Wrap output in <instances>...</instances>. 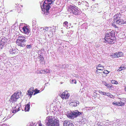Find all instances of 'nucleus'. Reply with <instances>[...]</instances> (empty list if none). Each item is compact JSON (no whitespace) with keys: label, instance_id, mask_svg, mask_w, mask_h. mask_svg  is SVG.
I'll return each mask as SVG.
<instances>
[{"label":"nucleus","instance_id":"1","mask_svg":"<svg viewBox=\"0 0 126 126\" xmlns=\"http://www.w3.org/2000/svg\"><path fill=\"white\" fill-rule=\"evenodd\" d=\"M55 0H45L40 3L42 12V13L45 16H48L49 15V11L50 7V5L52 4Z\"/></svg>","mask_w":126,"mask_h":126},{"label":"nucleus","instance_id":"2","mask_svg":"<svg viewBox=\"0 0 126 126\" xmlns=\"http://www.w3.org/2000/svg\"><path fill=\"white\" fill-rule=\"evenodd\" d=\"M115 33L114 31L107 32L105 33V36L103 39L108 42L109 44H113L116 41V39H114V38H115Z\"/></svg>","mask_w":126,"mask_h":126},{"label":"nucleus","instance_id":"3","mask_svg":"<svg viewBox=\"0 0 126 126\" xmlns=\"http://www.w3.org/2000/svg\"><path fill=\"white\" fill-rule=\"evenodd\" d=\"M121 17V15L120 13H118L115 15L113 17V23L112 24V26L115 28H117L116 24L121 25L126 23V21H124V20L120 19Z\"/></svg>","mask_w":126,"mask_h":126},{"label":"nucleus","instance_id":"4","mask_svg":"<svg viewBox=\"0 0 126 126\" xmlns=\"http://www.w3.org/2000/svg\"><path fill=\"white\" fill-rule=\"evenodd\" d=\"M59 121L57 119L51 118L47 117L45 120V124L47 126H59Z\"/></svg>","mask_w":126,"mask_h":126},{"label":"nucleus","instance_id":"5","mask_svg":"<svg viewBox=\"0 0 126 126\" xmlns=\"http://www.w3.org/2000/svg\"><path fill=\"white\" fill-rule=\"evenodd\" d=\"M83 115V112H80L78 110H76L68 113L67 116L70 119H74L78 116H81Z\"/></svg>","mask_w":126,"mask_h":126},{"label":"nucleus","instance_id":"6","mask_svg":"<svg viewBox=\"0 0 126 126\" xmlns=\"http://www.w3.org/2000/svg\"><path fill=\"white\" fill-rule=\"evenodd\" d=\"M16 41L17 45L21 47H24L26 45V42L27 41V38L23 36H19Z\"/></svg>","mask_w":126,"mask_h":126},{"label":"nucleus","instance_id":"7","mask_svg":"<svg viewBox=\"0 0 126 126\" xmlns=\"http://www.w3.org/2000/svg\"><path fill=\"white\" fill-rule=\"evenodd\" d=\"M21 92H16L14 93L11 96L9 100V101L10 102L14 103L20 97L19 96L20 95Z\"/></svg>","mask_w":126,"mask_h":126},{"label":"nucleus","instance_id":"8","mask_svg":"<svg viewBox=\"0 0 126 126\" xmlns=\"http://www.w3.org/2000/svg\"><path fill=\"white\" fill-rule=\"evenodd\" d=\"M69 10L71 13L75 15H79L80 14V9H78V8L70 5L68 7Z\"/></svg>","mask_w":126,"mask_h":126},{"label":"nucleus","instance_id":"9","mask_svg":"<svg viewBox=\"0 0 126 126\" xmlns=\"http://www.w3.org/2000/svg\"><path fill=\"white\" fill-rule=\"evenodd\" d=\"M49 28H51V27H41L40 29L41 30V32L42 34H45L47 33V32L48 31Z\"/></svg>","mask_w":126,"mask_h":126},{"label":"nucleus","instance_id":"10","mask_svg":"<svg viewBox=\"0 0 126 126\" xmlns=\"http://www.w3.org/2000/svg\"><path fill=\"white\" fill-rule=\"evenodd\" d=\"M60 96L63 99H67L69 96V94L68 93L65 94V92H63L60 94Z\"/></svg>","mask_w":126,"mask_h":126},{"label":"nucleus","instance_id":"11","mask_svg":"<svg viewBox=\"0 0 126 126\" xmlns=\"http://www.w3.org/2000/svg\"><path fill=\"white\" fill-rule=\"evenodd\" d=\"M63 126H74L73 124L71 123L69 120H66L63 121Z\"/></svg>","mask_w":126,"mask_h":126},{"label":"nucleus","instance_id":"12","mask_svg":"<svg viewBox=\"0 0 126 126\" xmlns=\"http://www.w3.org/2000/svg\"><path fill=\"white\" fill-rule=\"evenodd\" d=\"M6 41L3 39L0 40V49H2L3 46L6 45Z\"/></svg>","mask_w":126,"mask_h":126},{"label":"nucleus","instance_id":"13","mask_svg":"<svg viewBox=\"0 0 126 126\" xmlns=\"http://www.w3.org/2000/svg\"><path fill=\"white\" fill-rule=\"evenodd\" d=\"M25 34H28L30 32V30L26 26H24L22 28Z\"/></svg>","mask_w":126,"mask_h":126},{"label":"nucleus","instance_id":"14","mask_svg":"<svg viewBox=\"0 0 126 126\" xmlns=\"http://www.w3.org/2000/svg\"><path fill=\"white\" fill-rule=\"evenodd\" d=\"M34 89L33 88H31L29 90L27 91L28 95H29L30 97H31L33 93Z\"/></svg>","mask_w":126,"mask_h":126},{"label":"nucleus","instance_id":"15","mask_svg":"<svg viewBox=\"0 0 126 126\" xmlns=\"http://www.w3.org/2000/svg\"><path fill=\"white\" fill-rule=\"evenodd\" d=\"M79 101H76L72 102L70 104V105L73 107H76L79 105Z\"/></svg>","mask_w":126,"mask_h":126},{"label":"nucleus","instance_id":"16","mask_svg":"<svg viewBox=\"0 0 126 126\" xmlns=\"http://www.w3.org/2000/svg\"><path fill=\"white\" fill-rule=\"evenodd\" d=\"M126 68V65L125 64H122L119 67V69L117 70L118 71H120L123 70Z\"/></svg>","mask_w":126,"mask_h":126},{"label":"nucleus","instance_id":"17","mask_svg":"<svg viewBox=\"0 0 126 126\" xmlns=\"http://www.w3.org/2000/svg\"><path fill=\"white\" fill-rule=\"evenodd\" d=\"M102 84L105 85L108 88H111L112 87V85L109 84H107L104 81H102Z\"/></svg>","mask_w":126,"mask_h":126},{"label":"nucleus","instance_id":"18","mask_svg":"<svg viewBox=\"0 0 126 126\" xmlns=\"http://www.w3.org/2000/svg\"><path fill=\"white\" fill-rule=\"evenodd\" d=\"M30 103H29L25 107V111H29L30 109Z\"/></svg>","mask_w":126,"mask_h":126},{"label":"nucleus","instance_id":"19","mask_svg":"<svg viewBox=\"0 0 126 126\" xmlns=\"http://www.w3.org/2000/svg\"><path fill=\"white\" fill-rule=\"evenodd\" d=\"M16 52V50L15 49H11L9 50V53L12 55L15 54Z\"/></svg>","mask_w":126,"mask_h":126},{"label":"nucleus","instance_id":"20","mask_svg":"<svg viewBox=\"0 0 126 126\" xmlns=\"http://www.w3.org/2000/svg\"><path fill=\"white\" fill-rule=\"evenodd\" d=\"M63 26L65 27L67 29H68L70 28V27L68 25V22L67 21H65L63 22Z\"/></svg>","mask_w":126,"mask_h":126},{"label":"nucleus","instance_id":"21","mask_svg":"<svg viewBox=\"0 0 126 126\" xmlns=\"http://www.w3.org/2000/svg\"><path fill=\"white\" fill-rule=\"evenodd\" d=\"M117 58H119L120 57L122 56L123 55V53L121 52H117Z\"/></svg>","mask_w":126,"mask_h":126},{"label":"nucleus","instance_id":"22","mask_svg":"<svg viewBox=\"0 0 126 126\" xmlns=\"http://www.w3.org/2000/svg\"><path fill=\"white\" fill-rule=\"evenodd\" d=\"M116 53V52L115 53H112L110 55V56L111 57L113 58H117Z\"/></svg>","mask_w":126,"mask_h":126},{"label":"nucleus","instance_id":"23","mask_svg":"<svg viewBox=\"0 0 126 126\" xmlns=\"http://www.w3.org/2000/svg\"><path fill=\"white\" fill-rule=\"evenodd\" d=\"M38 58L40 59V60L41 61V63L44 61V59L43 57L41 55H40L38 56Z\"/></svg>","mask_w":126,"mask_h":126},{"label":"nucleus","instance_id":"24","mask_svg":"<svg viewBox=\"0 0 126 126\" xmlns=\"http://www.w3.org/2000/svg\"><path fill=\"white\" fill-rule=\"evenodd\" d=\"M125 104L121 102H117V106H122L124 105Z\"/></svg>","mask_w":126,"mask_h":126},{"label":"nucleus","instance_id":"25","mask_svg":"<svg viewBox=\"0 0 126 126\" xmlns=\"http://www.w3.org/2000/svg\"><path fill=\"white\" fill-rule=\"evenodd\" d=\"M40 90H38L37 89H35L34 91V93L33 94V95H34L35 94L40 92Z\"/></svg>","mask_w":126,"mask_h":126},{"label":"nucleus","instance_id":"26","mask_svg":"<svg viewBox=\"0 0 126 126\" xmlns=\"http://www.w3.org/2000/svg\"><path fill=\"white\" fill-rule=\"evenodd\" d=\"M106 95H107V96L109 97L110 98H112L113 96V95L111 94L110 93H106Z\"/></svg>","mask_w":126,"mask_h":126},{"label":"nucleus","instance_id":"27","mask_svg":"<svg viewBox=\"0 0 126 126\" xmlns=\"http://www.w3.org/2000/svg\"><path fill=\"white\" fill-rule=\"evenodd\" d=\"M104 67V66L101 65L100 64H99L98 65V66H97V69H98L99 68H103Z\"/></svg>","mask_w":126,"mask_h":126},{"label":"nucleus","instance_id":"28","mask_svg":"<svg viewBox=\"0 0 126 126\" xmlns=\"http://www.w3.org/2000/svg\"><path fill=\"white\" fill-rule=\"evenodd\" d=\"M20 110V109H19V110H17L16 109V107H15L14 108V110H13L12 111V112L13 113H15L17 112L18 111H19Z\"/></svg>","mask_w":126,"mask_h":126},{"label":"nucleus","instance_id":"29","mask_svg":"<svg viewBox=\"0 0 126 126\" xmlns=\"http://www.w3.org/2000/svg\"><path fill=\"white\" fill-rule=\"evenodd\" d=\"M99 93L101 94L102 95H106V93L104 92H103L99 90L98 91Z\"/></svg>","mask_w":126,"mask_h":126},{"label":"nucleus","instance_id":"30","mask_svg":"<svg viewBox=\"0 0 126 126\" xmlns=\"http://www.w3.org/2000/svg\"><path fill=\"white\" fill-rule=\"evenodd\" d=\"M111 83L113 84H118V83L117 81L114 80H111Z\"/></svg>","mask_w":126,"mask_h":126},{"label":"nucleus","instance_id":"31","mask_svg":"<svg viewBox=\"0 0 126 126\" xmlns=\"http://www.w3.org/2000/svg\"><path fill=\"white\" fill-rule=\"evenodd\" d=\"M32 47V46L31 45H27L26 46V48L28 49Z\"/></svg>","mask_w":126,"mask_h":126},{"label":"nucleus","instance_id":"32","mask_svg":"<svg viewBox=\"0 0 126 126\" xmlns=\"http://www.w3.org/2000/svg\"><path fill=\"white\" fill-rule=\"evenodd\" d=\"M103 68H99L98 69H97L98 70V73H101L102 72V70Z\"/></svg>","mask_w":126,"mask_h":126},{"label":"nucleus","instance_id":"33","mask_svg":"<svg viewBox=\"0 0 126 126\" xmlns=\"http://www.w3.org/2000/svg\"><path fill=\"white\" fill-rule=\"evenodd\" d=\"M109 72L107 70H105L104 71L103 73L104 74H108L109 73Z\"/></svg>","mask_w":126,"mask_h":126},{"label":"nucleus","instance_id":"34","mask_svg":"<svg viewBox=\"0 0 126 126\" xmlns=\"http://www.w3.org/2000/svg\"><path fill=\"white\" fill-rule=\"evenodd\" d=\"M84 2V3L85 4V5L86 6H88V2L86 1H85L84 2H81V4H83V3Z\"/></svg>","mask_w":126,"mask_h":126},{"label":"nucleus","instance_id":"35","mask_svg":"<svg viewBox=\"0 0 126 126\" xmlns=\"http://www.w3.org/2000/svg\"><path fill=\"white\" fill-rule=\"evenodd\" d=\"M53 28H52V27H51V28H51V30H53V29H54V31H55V30L56 27L53 26Z\"/></svg>","mask_w":126,"mask_h":126},{"label":"nucleus","instance_id":"36","mask_svg":"<svg viewBox=\"0 0 126 126\" xmlns=\"http://www.w3.org/2000/svg\"><path fill=\"white\" fill-rule=\"evenodd\" d=\"M45 73H47L49 72V71L48 69H46V70H45Z\"/></svg>","mask_w":126,"mask_h":126},{"label":"nucleus","instance_id":"37","mask_svg":"<svg viewBox=\"0 0 126 126\" xmlns=\"http://www.w3.org/2000/svg\"><path fill=\"white\" fill-rule=\"evenodd\" d=\"M40 73H45V70H42L40 71Z\"/></svg>","mask_w":126,"mask_h":126},{"label":"nucleus","instance_id":"38","mask_svg":"<svg viewBox=\"0 0 126 126\" xmlns=\"http://www.w3.org/2000/svg\"><path fill=\"white\" fill-rule=\"evenodd\" d=\"M117 102H114L112 104L114 105H115L116 106H117Z\"/></svg>","mask_w":126,"mask_h":126},{"label":"nucleus","instance_id":"39","mask_svg":"<svg viewBox=\"0 0 126 126\" xmlns=\"http://www.w3.org/2000/svg\"><path fill=\"white\" fill-rule=\"evenodd\" d=\"M58 41L59 42H60V41H61L59 43H58V44L59 45H60L62 43V41L60 39H59V40H58Z\"/></svg>","mask_w":126,"mask_h":126},{"label":"nucleus","instance_id":"40","mask_svg":"<svg viewBox=\"0 0 126 126\" xmlns=\"http://www.w3.org/2000/svg\"><path fill=\"white\" fill-rule=\"evenodd\" d=\"M72 81L75 84L77 82L76 80H73Z\"/></svg>","mask_w":126,"mask_h":126},{"label":"nucleus","instance_id":"41","mask_svg":"<svg viewBox=\"0 0 126 126\" xmlns=\"http://www.w3.org/2000/svg\"><path fill=\"white\" fill-rule=\"evenodd\" d=\"M98 70H96V73H98Z\"/></svg>","mask_w":126,"mask_h":126},{"label":"nucleus","instance_id":"42","mask_svg":"<svg viewBox=\"0 0 126 126\" xmlns=\"http://www.w3.org/2000/svg\"><path fill=\"white\" fill-rule=\"evenodd\" d=\"M125 90L126 92V86H125Z\"/></svg>","mask_w":126,"mask_h":126},{"label":"nucleus","instance_id":"43","mask_svg":"<svg viewBox=\"0 0 126 126\" xmlns=\"http://www.w3.org/2000/svg\"><path fill=\"white\" fill-rule=\"evenodd\" d=\"M71 23H69V24H68V25H69V26H71Z\"/></svg>","mask_w":126,"mask_h":126},{"label":"nucleus","instance_id":"44","mask_svg":"<svg viewBox=\"0 0 126 126\" xmlns=\"http://www.w3.org/2000/svg\"><path fill=\"white\" fill-rule=\"evenodd\" d=\"M20 109L18 107V109L17 110H19V109Z\"/></svg>","mask_w":126,"mask_h":126},{"label":"nucleus","instance_id":"45","mask_svg":"<svg viewBox=\"0 0 126 126\" xmlns=\"http://www.w3.org/2000/svg\"><path fill=\"white\" fill-rule=\"evenodd\" d=\"M71 28H72V27H73V26H71Z\"/></svg>","mask_w":126,"mask_h":126},{"label":"nucleus","instance_id":"46","mask_svg":"<svg viewBox=\"0 0 126 126\" xmlns=\"http://www.w3.org/2000/svg\"><path fill=\"white\" fill-rule=\"evenodd\" d=\"M46 84H47L46 83V84H45V85H46Z\"/></svg>","mask_w":126,"mask_h":126},{"label":"nucleus","instance_id":"47","mask_svg":"<svg viewBox=\"0 0 126 126\" xmlns=\"http://www.w3.org/2000/svg\"><path fill=\"white\" fill-rule=\"evenodd\" d=\"M125 102H126V101H125Z\"/></svg>","mask_w":126,"mask_h":126}]
</instances>
